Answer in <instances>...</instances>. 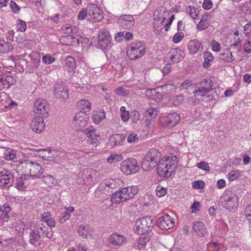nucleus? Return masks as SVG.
<instances>
[{"label":"nucleus","instance_id":"nucleus-1","mask_svg":"<svg viewBox=\"0 0 251 251\" xmlns=\"http://www.w3.org/2000/svg\"><path fill=\"white\" fill-rule=\"evenodd\" d=\"M176 166L177 158L175 155L164 156L157 165V173L161 177H170Z\"/></svg>","mask_w":251,"mask_h":251},{"label":"nucleus","instance_id":"nucleus-2","mask_svg":"<svg viewBox=\"0 0 251 251\" xmlns=\"http://www.w3.org/2000/svg\"><path fill=\"white\" fill-rule=\"evenodd\" d=\"M139 189L136 185L126 186L121 188L112 195L111 201L119 203L133 198L138 192Z\"/></svg>","mask_w":251,"mask_h":251},{"label":"nucleus","instance_id":"nucleus-3","mask_svg":"<svg viewBox=\"0 0 251 251\" xmlns=\"http://www.w3.org/2000/svg\"><path fill=\"white\" fill-rule=\"evenodd\" d=\"M161 153L155 149L150 150L142 161L141 167L146 171H150L157 166L159 163Z\"/></svg>","mask_w":251,"mask_h":251},{"label":"nucleus","instance_id":"nucleus-4","mask_svg":"<svg viewBox=\"0 0 251 251\" xmlns=\"http://www.w3.org/2000/svg\"><path fill=\"white\" fill-rule=\"evenodd\" d=\"M100 173L96 170L85 169L77 175L78 182L80 184L90 185L98 181Z\"/></svg>","mask_w":251,"mask_h":251},{"label":"nucleus","instance_id":"nucleus-5","mask_svg":"<svg viewBox=\"0 0 251 251\" xmlns=\"http://www.w3.org/2000/svg\"><path fill=\"white\" fill-rule=\"evenodd\" d=\"M223 206L230 211H234L238 206V198L229 190H226L220 197Z\"/></svg>","mask_w":251,"mask_h":251},{"label":"nucleus","instance_id":"nucleus-6","mask_svg":"<svg viewBox=\"0 0 251 251\" xmlns=\"http://www.w3.org/2000/svg\"><path fill=\"white\" fill-rule=\"evenodd\" d=\"M146 51V47L142 42L136 41L132 42L127 50V55L131 59H136L143 56Z\"/></svg>","mask_w":251,"mask_h":251},{"label":"nucleus","instance_id":"nucleus-7","mask_svg":"<svg viewBox=\"0 0 251 251\" xmlns=\"http://www.w3.org/2000/svg\"><path fill=\"white\" fill-rule=\"evenodd\" d=\"M152 226V219L150 217L146 216L136 221L135 231L138 234H147Z\"/></svg>","mask_w":251,"mask_h":251},{"label":"nucleus","instance_id":"nucleus-8","mask_svg":"<svg viewBox=\"0 0 251 251\" xmlns=\"http://www.w3.org/2000/svg\"><path fill=\"white\" fill-rule=\"evenodd\" d=\"M121 171L126 175L136 173L139 170L137 160L134 158H128L122 162Z\"/></svg>","mask_w":251,"mask_h":251},{"label":"nucleus","instance_id":"nucleus-9","mask_svg":"<svg viewBox=\"0 0 251 251\" xmlns=\"http://www.w3.org/2000/svg\"><path fill=\"white\" fill-rule=\"evenodd\" d=\"M88 12V20L94 22H99L102 19L103 15L100 9L96 4H90L87 6Z\"/></svg>","mask_w":251,"mask_h":251},{"label":"nucleus","instance_id":"nucleus-10","mask_svg":"<svg viewBox=\"0 0 251 251\" xmlns=\"http://www.w3.org/2000/svg\"><path fill=\"white\" fill-rule=\"evenodd\" d=\"M35 112L39 116L47 117L49 109V105L46 100L38 99L34 102Z\"/></svg>","mask_w":251,"mask_h":251},{"label":"nucleus","instance_id":"nucleus-11","mask_svg":"<svg viewBox=\"0 0 251 251\" xmlns=\"http://www.w3.org/2000/svg\"><path fill=\"white\" fill-rule=\"evenodd\" d=\"M88 137L87 143L91 144L92 147L96 146L100 140V134L93 127H90L83 130Z\"/></svg>","mask_w":251,"mask_h":251},{"label":"nucleus","instance_id":"nucleus-12","mask_svg":"<svg viewBox=\"0 0 251 251\" xmlns=\"http://www.w3.org/2000/svg\"><path fill=\"white\" fill-rule=\"evenodd\" d=\"M98 46L104 50L110 46L111 37L108 31L101 30L98 35Z\"/></svg>","mask_w":251,"mask_h":251},{"label":"nucleus","instance_id":"nucleus-13","mask_svg":"<svg viewBox=\"0 0 251 251\" xmlns=\"http://www.w3.org/2000/svg\"><path fill=\"white\" fill-rule=\"evenodd\" d=\"M45 226H40L35 229H31L29 235V242L32 245L35 246L40 241L42 236L45 233Z\"/></svg>","mask_w":251,"mask_h":251},{"label":"nucleus","instance_id":"nucleus-14","mask_svg":"<svg viewBox=\"0 0 251 251\" xmlns=\"http://www.w3.org/2000/svg\"><path fill=\"white\" fill-rule=\"evenodd\" d=\"M87 115L84 112L80 111L76 113L74 118L73 125L76 130H80L87 124Z\"/></svg>","mask_w":251,"mask_h":251},{"label":"nucleus","instance_id":"nucleus-15","mask_svg":"<svg viewBox=\"0 0 251 251\" xmlns=\"http://www.w3.org/2000/svg\"><path fill=\"white\" fill-rule=\"evenodd\" d=\"M156 224L162 229L168 230L175 226V221L167 214L159 218Z\"/></svg>","mask_w":251,"mask_h":251},{"label":"nucleus","instance_id":"nucleus-16","mask_svg":"<svg viewBox=\"0 0 251 251\" xmlns=\"http://www.w3.org/2000/svg\"><path fill=\"white\" fill-rule=\"evenodd\" d=\"M54 93L55 97L61 100L65 101L69 98L68 89L62 84H56L54 87Z\"/></svg>","mask_w":251,"mask_h":251},{"label":"nucleus","instance_id":"nucleus-17","mask_svg":"<svg viewBox=\"0 0 251 251\" xmlns=\"http://www.w3.org/2000/svg\"><path fill=\"white\" fill-rule=\"evenodd\" d=\"M184 56V52L179 49H172L167 54V57L174 63L178 62L183 58Z\"/></svg>","mask_w":251,"mask_h":251},{"label":"nucleus","instance_id":"nucleus-18","mask_svg":"<svg viewBox=\"0 0 251 251\" xmlns=\"http://www.w3.org/2000/svg\"><path fill=\"white\" fill-rule=\"evenodd\" d=\"M118 23L124 28H130L134 25L135 21L132 15H124L120 17Z\"/></svg>","mask_w":251,"mask_h":251},{"label":"nucleus","instance_id":"nucleus-19","mask_svg":"<svg viewBox=\"0 0 251 251\" xmlns=\"http://www.w3.org/2000/svg\"><path fill=\"white\" fill-rule=\"evenodd\" d=\"M16 83V80L10 75L0 74V91L8 89Z\"/></svg>","mask_w":251,"mask_h":251},{"label":"nucleus","instance_id":"nucleus-20","mask_svg":"<svg viewBox=\"0 0 251 251\" xmlns=\"http://www.w3.org/2000/svg\"><path fill=\"white\" fill-rule=\"evenodd\" d=\"M43 117L39 116L33 119L30 127L33 131L40 133L43 131L45 127Z\"/></svg>","mask_w":251,"mask_h":251},{"label":"nucleus","instance_id":"nucleus-21","mask_svg":"<svg viewBox=\"0 0 251 251\" xmlns=\"http://www.w3.org/2000/svg\"><path fill=\"white\" fill-rule=\"evenodd\" d=\"M125 242V237L116 233L111 234L108 237V242L114 246H121Z\"/></svg>","mask_w":251,"mask_h":251},{"label":"nucleus","instance_id":"nucleus-22","mask_svg":"<svg viewBox=\"0 0 251 251\" xmlns=\"http://www.w3.org/2000/svg\"><path fill=\"white\" fill-rule=\"evenodd\" d=\"M168 15V12L164 7H160L158 8L154 12L153 14V19L154 21H162L164 22L166 17Z\"/></svg>","mask_w":251,"mask_h":251},{"label":"nucleus","instance_id":"nucleus-23","mask_svg":"<svg viewBox=\"0 0 251 251\" xmlns=\"http://www.w3.org/2000/svg\"><path fill=\"white\" fill-rule=\"evenodd\" d=\"M193 229L199 236L201 237L204 236L207 233L204 225L200 221H195L194 223Z\"/></svg>","mask_w":251,"mask_h":251},{"label":"nucleus","instance_id":"nucleus-24","mask_svg":"<svg viewBox=\"0 0 251 251\" xmlns=\"http://www.w3.org/2000/svg\"><path fill=\"white\" fill-rule=\"evenodd\" d=\"M188 49L192 54L196 53L200 50L203 49L202 44L196 40L190 41L188 43Z\"/></svg>","mask_w":251,"mask_h":251},{"label":"nucleus","instance_id":"nucleus-25","mask_svg":"<svg viewBox=\"0 0 251 251\" xmlns=\"http://www.w3.org/2000/svg\"><path fill=\"white\" fill-rule=\"evenodd\" d=\"M125 136L123 134H115L109 137V144L111 147H114L123 144Z\"/></svg>","mask_w":251,"mask_h":251},{"label":"nucleus","instance_id":"nucleus-26","mask_svg":"<svg viewBox=\"0 0 251 251\" xmlns=\"http://www.w3.org/2000/svg\"><path fill=\"white\" fill-rule=\"evenodd\" d=\"M44 174L41 167L36 162H32L31 167V173L29 176L33 177H40Z\"/></svg>","mask_w":251,"mask_h":251},{"label":"nucleus","instance_id":"nucleus-27","mask_svg":"<svg viewBox=\"0 0 251 251\" xmlns=\"http://www.w3.org/2000/svg\"><path fill=\"white\" fill-rule=\"evenodd\" d=\"M29 184L28 178L25 176L16 178V187L20 190H23Z\"/></svg>","mask_w":251,"mask_h":251},{"label":"nucleus","instance_id":"nucleus-28","mask_svg":"<svg viewBox=\"0 0 251 251\" xmlns=\"http://www.w3.org/2000/svg\"><path fill=\"white\" fill-rule=\"evenodd\" d=\"M209 16L208 14H204L197 25L198 30L202 31L207 29L209 26Z\"/></svg>","mask_w":251,"mask_h":251},{"label":"nucleus","instance_id":"nucleus-29","mask_svg":"<svg viewBox=\"0 0 251 251\" xmlns=\"http://www.w3.org/2000/svg\"><path fill=\"white\" fill-rule=\"evenodd\" d=\"M10 210L11 208L7 204L0 205V220L3 222L7 221L9 218L8 213Z\"/></svg>","mask_w":251,"mask_h":251},{"label":"nucleus","instance_id":"nucleus-30","mask_svg":"<svg viewBox=\"0 0 251 251\" xmlns=\"http://www.w3.org/2000/svg\"><path fill=\"white\" fill-rule=\"evenodd\" d=\"M77 107L80 111L84 112L85 114L89 112L91 109L90 102L86 99H82L77 102Z\"/></svg>","mask_w":251,"mask_h":251},{"label":"nucleus","instance_id":"nucleus-31","mask_svg":"<svg viewBox=\"0 0 251 251\" xmlns=\"http://www.w3.org/2000/svg\"><path fill=\"white\" fill-rule=\"evenodd\" d=\"M180 120V117L176 113H173L169 114L167 116L166 123L168 126L170 127L174 126Z\"/></svg>","mask_w":251,"mask_h":251},{"label":"nucleus","instance_id":"nucleus-32","mask_svg":"<svg viewBox=\"0 0 251 251\" xmlns=\"http://www.w3.org/2000/svg\"><path fill=\"white\" fill-rule=\"evenodd\" d=\"M13 182V176L10 174H7L1 173V176L0 178V185H6L10 184L11 186Z\"/></svg>","mask_w":251,"mask_h":251},{"label":"nucleus","instance_id":"nucleus-33","mask_svg":"<svg viewBox=\"0 0 251 251\" xmlns=\"http://www.w3.org/2000/svg\"><path fill=\"white\" fill-rule=\"evenodd\" d=\"M13 49L12 44L4 40H0V52L4 53L11 51Z\"/></svg>","mask_w":251,"mask_h":251},{"label":"nucleus","instance_id":"nucleus-34","mask_svg":"<svg viewBox=\"0 0 251 251\" xmlns=\"http://www.w3.org/2000/svg\"><path fill=\"white\" fill-rule=\"evenodd\" d=\"M200 86L202 87L206 91L209 92L212 90V88L213 86L214 83L209 78L204 79L199 83H197Z\"/></svg>","mask_w":251,"mask_h":251},{"label":"nucleus","instance_id":"nucleus-35","mask_svg":"<svg viewBox=\"0 0 251 251\" xmlns=\"http://www.w3.org/2000/svg\"><path fill=\"white\" fill-rule=\"evenodd\" d=\"M91 227L89 226L81 225L78 227V233L80 236L84 238H87L91 234Z\"/></svg>","mask_w":251,"mask_h":251},{"label":"nucleus","instance_id":"nucleus-36","mask_svg":"<svg viewBox=\"0 0 251 251\" xmlns=\"http://www.w3.org/2000/svg\"><path fill=\"white\" fill-rule=\"evenodd\" d=\"M194 86L195 87L192 91V93L194 94L195 97H204L208 93L198 84H194Z\"/></svg>","mask_w":251,"mask_h":251},{"label":"nucleus","instance_id":"nucleus-37","mask_svg":"<svg viewBox=\"0 0 251 251\" xmlns=\"http://www.w3.org/2000/svg\"><path fill=\"white\" fill-rule=\"evenodd\" d=\"M219 58L226 62H231L234 60L232 53L229 50H226L224 53H221L219 55Z\"/></svg>","mask_w":251,"mask_h":251},{"label":"nucleus","instance_id":"nucleus-38","mask_svg":"<svg viewBox=\"0 0 251 251\" xmlns=\"http://www.w3.org/2000/svg\"><path fill=\"white\" fill-rule=\"evenodd\" d=\"M39 178H41L42 181L49 187H51L54 184V179L51 175H47L46 173H44Z\"/></svg>","mask_w":251,"mask_h":251},{"label":"nucleus","instance_id":"nucleus-39","mask_svg":"<svg viewBox=\"0 0 251 251\" xmlns=\"http://www.w3.org/2000/svg\"><path fill=\"white\" fill-rule=\"evenodd\" d=\"M30 57L33 63V67L37 68L39 65L41 59L40 54L36 51H34L31 53Z\"/></svg>","mask_w":251,"mask_h":251},{"label":"nucleus","instance_id":"nucleus-40","mask_svg":"<svg viewBox=\"0 0 251 251\" xmlns=\"http://www.w3.org/2000/svg\"><path fill=\"white\" fill-rule=\"evenodd\" d=\"M203 58L204 61L203 63V67L204 68H207L209 66L210 62L213 60V56L209 52H205L203 54Z\"/></svg>","mask_w":251,"mask_h":251},{"label":"nucleus","instance_id":"nucleus-41","mask_svg":"<svg viewBox=\"0 0 251 251\" xmlns=\"http://www.w3.org/2000/svg\"><path fill=\"white\" fill-rule=\"evenodd\" d=\"M186 12L193 19H196L198 17V12L197 9L192 6H188L186 8Z\"/></svg>","mask_w":251,"mask_h":251},{"label":"nucleus","instance_id":"nucleus-42","mask_svg":"<svg viewBox=\"0 0 251 251\" xmlns=\"http://www.w3.org/2000/svg\"><path fill=\"white\" fill-rule=\"evenodd\" d=\"M65 64L67 68L71 69L72 70H73L76 66L75 59L71 56H68L66 58Z\"/></svg>","mask_w":251,"mask_h":251},{"label":"nucleus","instance_id":"nucleus-43","mask_svg":"<svg viewBox=\"0 0 251 251\" xmlns=\"http://www.w3.org/2000/svg\"><path fill=\"white\" fill-rule=\"evenodd\" d=\"M32 161H25L22 163L23 172L25 175H29L31 173V167Z\"/></svg>","mask_w":251,"mask_h":251},{"label":"nucleus","instance_id":"nucleus-44","mask_svg":"<svg viewBox=\"0 0 251 251\" xmlns=\"http://www.w3.org/2000/svg\"><path fill=\"white\" fill-rule=\"evenodd\" d=\"M62 29L65 33H77V29L75 26L70 24H66L62 26Z\"/></svg>","mask_w":251,"mask_h":251},{"label":"nucleus","instance_id":"nucleus-45","mask_svg":"<svg viewBox=\"0 0 251 251\" xmlns=\"http://www.w3.org/2000/svg\"><path fill=\"white\" fill-rule=\"evenodd\" d=\"M152 102H151V104L153 106H151L147 108V112L150 116L153 117V116H154L156 114V101L154 100H152Z\"/></svg>","mask_w":251,"mask_h":251},{"label":"nucleus","instance_id":"nucleus-46","mask_svg":"<svg viewBox=\"0 0 251 251\" xmlns=\"http://www.w3.org/2000/svg\"><path fill=\"white\" fill-rule=\"evenodd\" d=\"M180 87L181 90H188V92L191 93V91L194 90L195 86L194 84H192L189 80H185L181 84Z\"/></svg>","mask_w":251,"mask_h":251},{"label":"nucleus","instance_id":"nucleus-47","mask_svg":"<svg viewBox=\"0 0 251 251\" xmlns=\"http://www.w3.org/2000/svg\"><path fill=\"white\" fill-rule=\"evenodd\" d=\"M4 154V158L7 160H13L16 156V151L13 150H6Z\"/></svg>","mask_w":251,"mask_h":251},{"label":"nucleus","instance_id":"nucleus-48","mask_svg":"<svg viewBox=\"0 0 251 251\" xmlns=\"http://www.w3.org/2000/svg\"><path fill=\"white\" fill-rule=\"evenodd\" d=\"M105 117V113L103 111H99L95 113L93 115V120L96 124L99 123L100 121Z\"/></svg>","mask_w":251,"mask_h":251},{"label":"nucleus","instance_id":"nucleus-49","mask_svg":"<svg viewBox=\"0 0 251 251\" xmlns=\"http://www.w3.org/2000/svg\"><path fill=\"white\" fill-rule=\"evenodd\" d=\"M140 236L138 239V244L141 245L142 247H143L146 244L149 242L150 240V237L146 234H140Z\"/></svg>","mask_w":251,"mask_h":251},{"label":"nucleus","instance_id":"nucleus-50","mask_svg":"<svg viewBox=\"0 0 251 251\" xmlns=\"http://www.w3.org/2000/svg\"><path fill=\"white\" fill-rule=\"evenodd\" d=\"M115 93L118 96H126L129 95L130 91L128 89H126L124 87H120L115 90Z\"/></svg>","mask_w":251,"mask_h":251},{"label":"nucleus","instance_id":"nucleus-51","mask_svg":"<svg viewBox=\"0 0 251 251\" xmlns=\"http://www.w3.org/2000/svg\"><path fill=\"white\" fill-rule=\"evenodd\" d=\"M128 213L130 216L136 217L139 214L137 205H131L129 207Z\"/></svg>","mask_w":251,"mask_h":251},{"label":"nucleus","instance_id":"nucleus-52","mask_svg":"<svg viewBox=\"0 0 251 251\" xmlns=\"http://www.w3.org/2000/svg\"><path fill=\"white\" fill-rule=\"evenodd\" d=\"M246 218L251 228V203L249 204L245 209Z\"/></svg>","mask_w":251,"mask_h":251},{"label":"nucleus","instance_id":"nucleus-53","mask_svg":"<svg viewBox=\"0 0 251 251\" xmlns=\"http://www.w3.org/2000/svg\"><path fill=\"white\" fill-rule=\"evenodd\" d=\"M122 159L121 155L118 154H111L107 159V161L109 163H112L114 162H118L121 160Z\"/></svg>","mask_w":251,"mask_h":251},{"label":"nucleus","instance_id":"nucleus-54","mask_svg":"<svg viewBox=\"0 0 251 251\" xmlns=\"http://www.w3.org/2000/svg\"><path fill=\"white\" fill-rule=\"evenodd\" d=\"M139 139V136L135 133H132L127 137V140L128 143H136L138 141Z\"/></svg>","mask_w":251,"mask_h":251},{"label":"nucleus","instance_id":"nucleus-55","mask_svg":"<svg viewBox=\"0 0 251 251\" xmlns=\"http://www.w3.org/2000/svg\"><path fill=\"white\" fill-rule=\"evenodd\" d=\"M167 193L166 189L162 186H158L156 190V194L157 197H161L166 195Z\"/></svg>","mask_w":251,"mask_h":251},{"label":"nucleus","instance_id":"nucleus-56","mask_svg":"<svg viewBox=\"0 0 251 251\" xmlns=\"http://www.w3.org/2000/svg\"><path fill=\"white\" fill-rule=\"evenodd\" d=\"M197 167L199 169L207 172L210 171V167L208 166V164L204 161H201V162L197 163Z\"/></svg>","mask_w":251,"mask_h":251},{"label":"nucleus","instance_id":"nucleus-57","mask_svg":"<svg viewBox=\"0 0 251 251\" xmlns=\"http://www.w3.org/2000/svg\"><path fill=\"white\" fill-rule=\"evenodd\" d=\"M54 60L55 58L49 54L43 56L42 58V61L45 64H50L53 63Z\"/></svg>","mask_w":251,"mask_h":251},{"label":"nucleus","instance_id":"nucleus-58","mask_svg":"<svg viewBox=\"0 0 251 251\" xmlns=\"http://www.w3.org/2000/svg\"><path fill=\"white\" fill-rule=\"evenodd\" d=\"M240 173L239 171H233L230 173L228 176V179L230 181H233L237 179L239 176Z\"/></svg>","mask_w":251,"mask_h":251},{"label":"nucleus","instance_id":"nucleus-59","mask_svg":"<svg viewBox=\"0 0 251 251\" xmlns=\"http://www.w3.org/2000/svg\"><path fill=\"white\" fill-rule=\"evenodd\" d=\"M17 28L21 31H25L26 30V25L25 22L21 20H17Z\"/></svg>","mask_w":251,"mask_h":251},{"label":"nucleus","instance_id":"nucleus-60","mask_svg":"<svg viewBox=\"0 0 251 251\" xmlns=\"http://www.w3.org/2000/svg\"><path fill=\"white\" fill-rule=\"evenodd\" d=\"M50 154L51 151L48 150H41L38 152V155L44 158L50 157Z\"/></svg>","mask_w":251,"mask_h":251},{"label":"nucleus","instance_id":"nucleus-61","mask_svg":"<svg viewBox=\"0 0 251 251\" xmlns=\"http://www.w3.org/2000/svg\"><path fill=\"white\" fill-rule=\"evenodd\" d=\"M86 17L88 18V12L87 7L85 9L81 10L77 15V18L80 20H84Z\"/></svg>","mask_w":251,"mask_h":251},{"label":"nucleus","instance_id":"nucleus-62","mask_svg":"<svg viewBox=\"0 0 251 251\" xmlns=\"http://www.w3.org/2000/svg\"><path fill=\"white\" fill-rule=\"evenodd\" d=\"M184 37V33L182 32H177L175 34L173 37V41L175 43L179 42Z\"/></svg>","mask_w":251,"mask_h":251},{"label":"nucleus","instance_id":"nucleus-63","mask_svg":"<svg viewBox=\"0 0 251 251\" xmlns=\"http://www.w3.org/2000/svg\"><path fill=\"white\" fill-rule=\"evenodd\" d=\"M70 214L67 211L61 213L60 216L59 221L61 223H64L66 220H68L70 217Z\"/></svg>","mask_w":251,"mask_h":251},{"label":"nucleus","instance_id":"nucleus-64","mask_svg":"<svg viewBox=\"0 0 251 251\" xmlns=\"http://www.w3.org/2000/svg\"><path fill=\"white\" fill-rule=\"evenodd\" d=\"M244 50L247 53L251 52V37L249 38L244 45Z\"/></svg>","mask_w":251,"mask_h":251}]
</instances>
